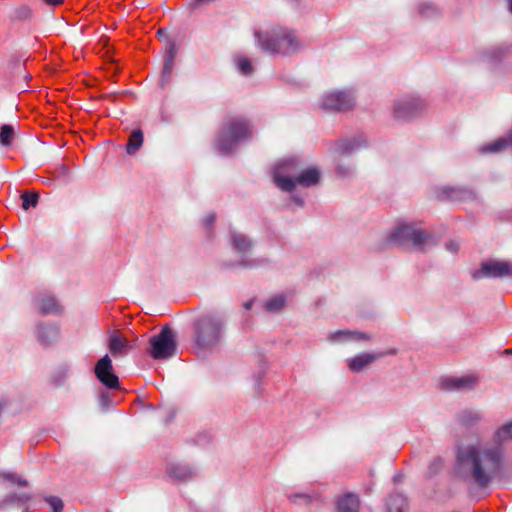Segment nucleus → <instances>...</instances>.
I'll list each match as a JSON object with an SVG mask.
<instances>
[{"label":"nucleus","instance_id":"1","mask_svg":"<svg viewBox=\"0 0 512 512\" xmlns=\"http://www.w3.org/2000/svg\"><path fill=\"white\" fill-rule=\"evenodd\" d=\"M462 470L479 487H487L501 471L504 451L497 445L477 444L458 454Z\"/></svg>","mask_w":512,"mask_h":512},{"label":"nucleus","instance_id":"2","mask_svg":"<svg viewBox=\"0 0 512 512\" xmlns=\"http://www.w3.org/2000/svg\"><path fill=\"white\" fill-rule=\"evenodd\" d=\"M320 173L316 168L301 170L295 158L279 161L274 168L273 180L277 187L290 192L297 185L310 187L319 182Z\"/></svg>","mask_w":512,"mask_h":512},{"label":"nucleus","instance_id":"3","mask_svg":"<svg viewBox=\"0 0 512 512\" xmlns=\"http://www.w3.org/2000/svg\"><path fill=\"white\" fill-rule=\"evenodd\" d=\"M255 35L261 48L270 53L290 54L297 52L302 47L296 35L286 29L256 32Z\"/></svg>","mask_w":512,"mask_h":512},{"label":"nucleus","instance_id":"4","mask_svg":"<svg viewBox=\"0 0 512 512\" xmlns=\"http://www.w3.org/2000/svg\"><path fill=\"white\" fill-rule=\"evenodd\" d=\"M223 320L216 315H203L195 323L194 341L200 349H212L221 341Z\"/></svg>","mask_w":512,"mask_h":512},{"label":"nucleus","instance_id":"5","mask_svg":"<svg viewBox=\"0 0 512 512\" xmlns=\"http://www.w3.org/2000/svg\"><path fill=\"white\" fill-rule=\"evenodd\" d=\"M251 135L249 123L238 117L229 119L222 127L216 140V148L222 153L230 152L239 141Z\"/></svg>","mask_w":512,"mask_h":512},{"label":"nucleus","instance_id":"6","mask_svg":"<svg viewBox=\"0 0 512 512\" xmlns=\"http://www.w3.org/2000/svg\"><path fill=\"white\" fill-rule=\"evenodd\" d=\"M392 244H408L417 250H424L434 243V238L413 224H398L388 236Z\"/></svg>","mask_w":512,"mask_h":512},{"label":"nucleus","instance_id":"7","mask_svg":"<svg viewBox=\"0 0 512 512\" xmlns=\"http://www.w3.org/2000/svg\"><path fill=\"white\" fill-rule=\"evenodd\" d=\"M176 336L169 327H164L159 334L150 338V354L154 359H167L175 355Z\"/></svg>","mask_w":512,"mask_h":512},{"label":"nucleus","instance_id":"8","mask_svg":"<svg viewBox=\"0 0 512 512\" xmlns=\"http://www.w3.org/2000/svg\"><path fill=\"white\" fill-rule=\"evenodd\" d=\"M480 379L476 373L457 376H446L440 380V388L447 392H467L479 385Z\"/></svg>","mask_w":512,"mask_h":512},{"label":"nucleus","instance_id":"9","mask_svg":"<svg viewBox=\"0 0 512 512\" xmlns=\"http://www.w3.org/2000/svg\"><path fill=\"white\" fill-rule=\"evenodd\" d=\"M353 105L354 96L350 91L328 92L320 100V107L327 111H346Z\"/></svg>","mask_w":512,"mask_h":512},{"label":"nucleus","instance_id":"10","mask_svg":"<svg viewBox=\"0 0 512 512\" xmlns=\"http://www.w3.org/2000/svg\"><path fill=\"white\" fill-rule=\"evenodd\" d=\"M512 277V262L500 260H487L481 264L480 269L472 273L474 279Z\"/></svg>","mask_w":512,"mask_h":512},{"label":"nucleus","instance_id":"11","mask_svg":"<svg viewBox=\"0 0 512 512\" xmlns=\"http://www.w3.org/2000/svg\"><path fill=\"white\" fill-rule=\"evenodd\" d=\"M424 107V103L415 97L407 96L398 99L393 106L395 118L408 120L416 116Z\"/></svg>","mask_w":512,"mask_h":512},{"label":"nucleus","instance_id":"12","mask_svg":"<svg viewBox=\"0 0 512 512\" xmlns=\"http://www.w3.org/2000/svg\"><path fill=\"white\" fill-rule=\"evenodd\" d=\"M95 375L107 388L116 389L119 387V379L113 373L112 361L108 355H105L96 363Z\"/></svg>","mask_w":512,"mask_h":512},{"label":"nucleus","instance_id":"13","mask_svg":"<svg viewBox=\"0 0 512 512\" xmlns=\"http://www.w3.org/2000/svg\"><path fill=\"white\" fill-rule=\"evenodd\" d=\"M231 245L234 251L242 256H246L252 248L251 240L246 235L236 232L231 233ZM238 264L243 267H255L257 265L256 261L249 260L246 257L238 261Z\"/></svg>","mask_w":512,"mask_h":512},{"label":"nucleus","instance_id":"14","mask_svg":"<svg viewBox=\"0 0 512 512\" xmlns=\"http://www.w3.org/2000/svg\"><path fill=\"white\" fill-rule=\"evenodd\" d=\"M396 349H391L387 352H380V353H362L359 355H356L352 358H349L347 360L348 367L353 372H360L363 369H365L367 366L372 364L377 359L384 357L386 355H394L396 354Z\"/></svg>","mask_w":512,"mask_h":512},{"label":"nucleus","instance_id":"15","mask_svg":"<svg viewBox=\"0 0 512 512\" xmlns=\"http://www.w3.org/2000/svg\"><path fill=\"white\" fill-rule=\"evenodd\" d=\"M329 339L332 342H359L368 341L371 336L367 333L352 331V330H338L330 334Z\"/></svg>","mask_w":512,"mask_h":512},{"label":"nucleus","instance_id":"16","mask_svg":"<svg viewBox=\"0 0 512 512\" xmlns=\"http://www.w3.org/2000/svg\"><path fill=\"white\" fill-rule=\"evenodd\" d=\"M483 420L482 413L475 409H464L456 416L457 423L466 428L477 426Z\"/></svg>","mask_w":512,"mask_h":512},{"label":"nucleus","instance_id":"17","mask_svg":"<svg viewBox=\"0 0 512 512\" xmlns=\"http://www.w3.org/2000/svg\"><path fill=\"white\" fill-rule=\"evenodd\" d=\"M167 474L174 480L187 481L195 475V471L186 464L173 463L168 466Z\"/></svg>","mask_w":512,"mask_h":512},{"label":"nucleus","instance_id":"18","mask_svg":"<svg viewBox=\"0 0 512 512\" xmlns=\"http://www.w3.org/2000/svg\"><path fill=\"white\" fill-rule=\"evenodd\" d=\"M359 506V498L353 493L340 496L336 503L337 512H358Z\"/></svg>","mask_w":512,"mask_h":512},{"label":"nucleus","instance_id":"19","mask_svg":"<svg viewBox=\"0 0 512 512\" xmlns=\"http://www.w3.org/2000/svg\"><path fill=\"white\" fill-rule=\"evenodd\" d=\"M59 336V329L55 325H38L37 326V340L42 345H49L57 340Z\"/></svg>","mask_w":512,"mask_h":512},{"label":"nucleus","instance_id":"20","mask_svg":"<svg viewBox=\"0 0 512 512\" xmlns=\"http://www.w3.org/2000/svg\"><path fill=\"white\" fill-rule=\"evenodd\" d=\"M443 194L452 201H465L474 198V193L471 190L461 187H445Z\"/></svg>","mask_w":512,"mask_h":512},{"label":"nucleus","instance_id":"21","mask_svg":"<svg viewBox=\"0 0 512 512\" xmlns=\"http://www.w3.org/2000/svg\"><path fill=\"white\" fill-rule=\"evenodd\" d=\"M512 441V420L501 425L493 434V443L501 447L502 444Z\"/></svg>","mask_w":512,"mask_h":512},{"label":"nucleus","instance_id":"22","mask_svg":"<svg viewBox=\"0 0 512 512\" xmlns=\"http://www.w3.org/2000/svg\"><path fill=\"white\" fill-rule=\"evenodd\" d=\"M127 340L118 332H113L109 337V349L113 356L123 355L128 349Z\"/></svg>","mask_w":512,"mask_h":512},{"label":"nucleus","instance_id":"23","mask_svg":"<svg viewBox=\"0 0 512 512\" xmlns=\"http://www.w3.org/2000/svg\"><path fill=\"white\" fill-rule=\"evenodd\" d=\"M38 310L40 313L47 314H57L61 312V307L55 298L50 296L42 297L37 304Z\"/></svg>","mask_w":512,"mask_h":512},{"label":"nucleus","instance_id":"24","mask_svg":"<svg viewBox=\"0 0 512 512\" xmlns=\"http://www.w3.org/2000/svg\"><path fill=\"white\" fill-rule=\"evenodd\" d=\"M508 146H512V132H510L505 138H500L489 145L481 147L480 151L482 153H497Z\"/></svg>","mask_w":512,"mask_h":512},{"label":"nucleus","instance_id":"25","mask_svg":"<svg viewBox=\"0 0 512 512\" xmlns=\"http://www.w3.org/2000/svg\"><path fill=\"white\" fill-rule=\"evenodd\" d=\"M406 499L400 494L391 495L387 501L388 512H405Z\"/></svg>","mask_w":512,"mask_h":512},{"label":"nucleus","instance_id":"26","mask_svg":"<svg viewBox=\"0 0 512 512\" xmlns=\"http://www.w3.org/2000/svg\"><path fill=\"white\" fill-rule=\"evenodd\" d=\"M143 144V133L141 130H134L126 145L128 154H134Z\"/></svg>","mask_w":512,"mask_h":512},{"label":"nucleus","instance_id":"27","mask_svg":"<svg viewBox=\"0 0 512 512\" xmlns=\"http://www.w3.org/2000/svg\"><path fill=\"white\" fill-rule=\"evenodd\" d=\"M30 499L29 495L26 493L21 494H10L7 495L2 501H0V508L6 507L12 504H23Z\"/></svg>","mask_w":512,"mask_h":512},{"label":"nucleus","instance_id":"28","mask_svg":"<svg viewBox=\"0 0 512 512\" xmlns=\"http://www.w3.org/2000/svg\"><path fill=\"white\" fill-rule=\"evenodd\" d=\"M285 305V297L283 295H276L267 300L265 309L270 312H278Z\"/></svg>","mask_w":512,"mask_h":512},{"label":"nucleus","instance_id":"29","mask_svg":"<svg viewBox=\"0 0 512 512\" xmlns=\"http://www.w3.org/2000/svg\"><path fill=\"white\" fill-rule=\"evenodd\" d=\"M15 131L11 125L5 124L1 127L0 143L3 146H9L14 138Z\"/></svg>","mask_w":512,"mask_h":512},{"label":"nucleus","instance_id":"30","mask_svg":"<svg viewBox=\"0 0 512 512\" xmlns=\"http://www.w3.org/2000/svg\"><path fill=\"white\" fill-rule=\"evenodd\" d=\"M175 56H176V47L174 44H170V46L167 50L166 63H165L164 69H163L164 76H168L171 73Z\"/></svg>","mask_w":512,"mask_h":512},{"label":"nucleus","instance_id":"31","mask_svg":"<svg viewBox=\"0 0 512 512\" xmlns=\"http://www.w3.org/2000/svg\"><path fill=\"white\" fill-rule=\"evenodd\" d=\"M235 62H236L238 70L242 74L249 75L252 73V71H253L252 64L248 58L243 57V56H237L235 58Z\"/></svg>","mask_w":512,"mask_h":512},{"label":"nucleus","instance_id":"32","mask_svg":"<svg viewBox=\"0 0 512 512\" xmlns=\"http://www.w3.org/2000/svg\"><path fill=\"white\" fill-rule=\"evenodd\" d=\"M38 203V195L36 193H24L22 195V208L28 210L30 207L36 206Z\"/></svg>","mask_w":512,"mask_h":512},{"label":"nucleus","instance_id":"33","mask_svg":"<svg viewBox=\"0 0 512 512\" xmlns=\"http://www.w3.org/2000/svg\"><path fill=\"white\" fill-rule=\"evenodd\" d=\"M0 477L3 478L4 480L10 481L11 483L17 484L19 486L27 485V481L22 479L19 475L15 474V473L4 472V473L0 474Z\"/></svg>","mask_w":512,"mask_h":512},{"label":"nucleus","instance_id":"34","mask_svg":"<svg viewBox=\"0 0 512 512\" xmlns=\"http://www.w3.org/2000/svg\"><path fill=\"white\" fill-rule=\"evenodd\" d=\"M45 501L49 504L52 512H61L63 510V501L57 496H48Z\"/></svg>","mask_w":512,"mask_h":512},{"label":"nucleus","instance_id":"35","mask_svg":"<svg viewBox=\"0 0 512 512\" xmlns=\"http://www.w3.org/2000/svg\"><path fill=\"white\" fill-rule=\"evenodd\" d=\"M289 500L294 504H310L312 502V496L308 494H290Z\"/></svg>","mask_w":512,"mask_h":512},{"label":"nucleus","instance_id":"36","mask_svg":"<svg viewBox=\"0 0 512 512\" xmlns=\"http://www.w3.org/2000/svg\"><path fill=\"white\" fill-rule=\"evenodd\" d=\"M419 13L423 16L428 17L434 13V8L429 4H421L419 6Z\"/></svg>","mask_w":512,"mask_h":512},{"label":"nucleus","instance_id":"37","mask_svg":"<svg viewBox=\"0 0 512 512\" xmlns=\"http://www.w3.org/2000/svg\"><path fill=\"white\" fill-rule=\"evenodd\" d=\"M443 466L442 460L437 458L432 461L429 470L431 474H435L437 471H439Z\"/></svg>","mask_w":512,"mask_h":512},{"label":"nucleus","instance_id":"38","mask_svg":"<svg viewBox=\"0 0 512 512\" xmlns=\"http://www.w3.org/2000/svg\"><path fill=\"white\" fill-rule=\"evenodd\" d=\"M336 171L340 177H346L351 174L352 169L349 166L344 167L342 164H339Z\"/></svg>","mask_w":512,"mask_h":512},{"label":"nucleus","instance_id":"39","mask_svg":"<svg viewBox=\"0 0 512 512\" xmlns=\"http://www.w3.org/2000/svg\"><path fill=\"white\" fill-rule=\"evenodd\" d=\"M42 1L46 5L53 6V7L60 6L64 3V0H42Z\"/></svg>","mask_w":512,"mask_h":512},{"label":"nucleus","instance_id":"40","mask_svg":"<svg viewBox=\"0 0 512 512\" xmlns=\"http://www.w3.org/2000/svg\"><path fill=\"white\" fill-rule=\"evenodd\" d=\"M100 402L103 407H107L110 403V398L108 394H102L100 397Z\"/></svg>","mask_w":512,"mask_h":512},{"label":"nucleus","instance_id":"41","mask_svg":"<svg viewBox=\"0 0 512 512\" xmlns=\"http://www.w3.org/2000/svg\"><path fill=\"white\" fill-rule=\"evenodd\" d=\"M447 249L450 251V252H457L458 251V244L456 242H449L447 245H446Z\"/></svg>","mask_w":512,"mask_h":512},{"label":"nucleus","instance_id":"42","mask_svg":"<svg viewBox=\"0 0 512 512\" xmlns=\"http://www.w3.org/2000/svg\"><path fill=\"white\" fill-rule=\"evenodd\" d=\"M215 215L214 214H209L205 219H204V222L207 226H210L214 223L215 221Z\"/></svg>","mask_w":512,"mask_h":512},{"label":"nucleus","instance_id":"43","mask_svg":"<svg viewBox=\"0 0 512 512\" xmlns=\"http://www.w3.org/2000/svg\"><path fill=\"white\" fill-rule=\"evenodd\" d=\"M252 305H253V301L252 300L247 301V302L244 303V308L246 310H250L252 308Z\"/></svg>","mask_w":512,"mask_h":512},{"label":"nucleus","instance_id":"44","mask_svg":"<svg viewBox=\"0 0 512 512\" xmlns=\"http://www.w3.org/2000/svg\"><path fill=\"white\" fill-rule=\"evenodd\" d=\"M507 1H508V9L512 13V0H507Z\"/></svg>","mask_w":512,"mask_h":512},{"label":"nucleus","instance_id":"45","mask_svg":"<svg viewBox=\"0 0 512 512\" xmlns=\"http://www.w3.org/2000/svg\"><path fill=\"white\" fill-rule=\"evenodd\" d=\"M505 353H506V354H512V349H507V350H505Z\"/></svg>","mask_w":512,"mask_h":512},{"label":"nucleus","instance_id":"46","mask_svg":"<svg viewBox=\"0 0 512 512\" xmlns=\"http://www.w3.org/2000/svg\"><path fill=\"white\" fill-rule=\"evenodd\" d=\"M24 10H25V12H26L27 14H29V13H30V10H29L28 8H24Z\"/></svg>","mask_w":512,"mask_h":512},{"label":"nucleus","instance_id":"47","mask_svg":"<svg viewBox=\"0 0 512 512\" xmlns=\"http://www.w3.org/2000/svg\"><path fill=\"white\" fill-rule=\"evenodd\" d=\"M162 33H163V30H162V29H159V30H158V34H160V35H161Z\"/></svg>","mask_w":512,"mask_h":512}]
</instances>
